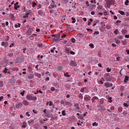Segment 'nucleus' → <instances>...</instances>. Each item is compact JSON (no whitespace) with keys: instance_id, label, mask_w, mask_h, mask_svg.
<instances>
[{"instance_id":"nucleus-1","label":"nucleus","mask_w":129,"mask_h":129,"mask_svg":"<svg viewBox=\"0 0 129 129\" xmlns=\"http://www.w3.org/2000/svg\"><path fill=\"white\" fill-rule=\"evenodd\" d=\"M27 99L29 100H33L34 101H36L37 100V98L36 96H31L30 95H27L26 96Z\"/></svg>"},{"instance_id":"nucleus-2","label":"nucleus","mask_w":129,"mask_h":129,"mask_svg":"<svg viewBox=\"0 0 129 129\" xmlns=\"http://www.w3.org/2000/svg\"><path fill=\"white\" fill-rule=\"evenodd\" d=\"M26 13L25 15L23 16V18H27L28 15L29 14H31L32 13V11L30 10H29L28 11H26Z\"/></svg>"},{"instance_id":"nucleus-3","label":"nucleus","mask_w":129,"mask_h":129,"mask_svg":"<svg viewBox=\"0 0 129 129\" xmlns=\"http://www.w3.org/2000/svg\"><path fill=\"white\" fill-rule=\"evenodd\" d=\"M114 0H108L107 2V4L108 5H113L115 3Z\"/></svg>"},{"instance_id":"nucleus-4","label":"nucleus","mask_w":129,"mask_h":129,"mask_svg":"<svg viewBox=\"0 0 129 129\" xmlns=\"http://www.w3.org/2000/svg\"><path fill=\"white\" fill-rule=\"evenodd\" d=\"M104 85L107 87H110L112 86L113 84L112 83L107 82L105 83Z\"/></svg>"},{"instance_id":"nucleus-5","label":"nucleus","mask_w":129,"mask_h":129,"mask_svg":"<svg viewBox=\"0 0 129 129\" xmlns=\"http://www.w3.org/2000/svg\"><path fill=\"white\" fill-rule=\"evenodd\" d=\"M74 106L76 108L75 111L78 112V110L80 109V107H79V104L78 103H76L74 104Z\"/></svg>"},{"instance_id":"nucleus-6","label":"nucleus","mask_w":129,"mask_h":129,"mask_svg":"<svg viewBox=\"0 0 129 129\" xmlns=\"http://www.w3.org/2000/svg\"><path fill=\"white\" fill-rule=\"evenodd\" d=\"M91 97L89 95H85L84 98V100L86 101H89Z\"/></svg>"},{"instance_id":"nucleus-7","label":"nucleus","mask_w":129,"mask_h":129,"mask_svg":"<svg viewBox=\"0 0 129 129\" xmlns=\"http://www.w3.org/2000/svg\"><path fill=\"white\" fill-rule=\"evenodd\" d=\"M69 65L71 66H76L77 65L74 61L71 60L70 61Z\"/></svg>"},{"instance_id":"nucleus-8","label":"nucleus","mask_w":129,"mask_h":129,"mask_svg":"<svg viewBox=\"0 0 129 129\" xmlns=\"http://www.w3.org/2000/svg\"><path fill=\"white\" fill-rule=\"evenodd\" d=\"M1 45L4 46L5 48L8 46V43L7 42H2L1 44Z\"/></svg>"},{"instance_id":"nucleus-9","label":"nucleus","mask_w":129,"mask_h":129,"mask_svg":"<svg viewBox=\"0 0 129 129\" xmlns=\"http://www.w3.org/2000/svg\"><path fill=\"white\" fill-rule=\"evenodd\" d=\"M106 80V81H110L111 80V79L110 77L108 75H105V76Z\"/></svg>"},{"instance_id":"nucleus-10","label":"nucleus","mask_w":129,"mask_h":129,"mask_svg":"<svg viewBox=\"0 0 129 129\" xmlns=\"http://www.w3.org/2000/svg\"><path fill=\"white\" fill-rule=\"evenodd\" d=\"M98 99H99L98 97L96 96H94L92 98L91 100L92 101V102L93 103L95 101V100H97Z\"/></svg>"},{"instance_id":"nucleus-11","label":"nucleus","mask_w":129,"mask_h":129,"mask_svg":"<svg viewBox=\"0 0 129 129\" xmlns=\"http://www.w3.org/2000/svg\"><path fill=\"white\" fill-rule=\"evenodd\" d=\"M129 77L127 76H126L125 77L124 79V82L125 83H127V81L128 80Z\"/></svg>"},{"instance_id":"nucleus-12","label":"nucleus","mask_w":129,"mask_h":129,"mask_svg":"<svg viewBox=\"0 0 129 129\" xmlns=\"http://www.w3.org/2000/svg\"><path fill=\"white\" fill-rule=\"evenodd\" d=\"M23 105L21 103H18L17 105V107L18 108H21Z\"/></svg>"},{"instance_id":"nucleus-13","label":"nucleus","mask_w":129,"mask_h":129,"mask_svg":"<svg viewBox=\"0 0 129 129\" xmlns=\"http://www.w3.org/2000/svg\"><path fill=\"white\" fill-rule=\"evenodd\" d=\"M60 38V37L59 36H57L55 38H54V41H58Z\"/></svg>"},{"instance_id":"nucleus-14","label":"nucleus","mask_w":129,"mask_h":129,"mask_svg":"<svg viewBox=\"0 0 129 129\" xmlns=\"http://www.w3.org/2000/svg\"><path fill=\"white\" fill-rule=\"evenodd\" d=\"M23 104L24 105H27L28 104V102L26 100H25L23 101Z\"/></svg>"},{"instance_id":"nucleus-15","label":"nucleus","mask_w":129,"mask_h":129,"mask_svg":"<svg viewBox=\"0 0 129 129\" xmlns=\"http://www.w3.org/2000/svg\"><path fill=\"white\" fill-rule=\"evenodd\" d=\"M118 12L122 15H125L124 12L121 10H119L118 11Z\"/></svg>"},{"instance_id":"nucleus-16","label":"nucleus","mask_w":129,"mask_h":129,"mask_svg":"<svg viewBox=\"0 0 129 129\" xmlns=\"http://www.w3.org/2000/svg\"><path fill=\"white\" fill-rule=\"evenodd\" d=\"M8 70V69H7V68H5L4 69V70L3 71V72L4 74H6L7 72V71Z\"/></svg>"},{"instance_id":"nucleus-17","label":"nucleus","mask_w":129,"mask_h":129,"mask_svg":"<svg viewBox=\"0 0 129 129\" xmlns=\"http://www.w3.org/2000/svg\"><path fill=\"white\" fill-rule=\"evenodd\" d=\"M127 43V42L126 40H124L122 42L123 44L124 45H126Z\"/></svg>"},{"instance_id":"nucleus-18","label":"nucleus","mask_w":129,"mask_h":129,"mask_svg":"<svg viewBox=\"0 0 129 129\" xmlns=\"http://www.w3.org/2000/svg\"><path fill=\"white\" fill-rule=\"evenodd\" d=\"M21 26V24L19 23H18L16 24L15 25V26L16 28H17L18 27H20Z\"/></svg>"},{"instance_id":"nucleus-19","label":"nucleus","mask_w":129,"mask_h":129,"mask_svg":"<svg viewBox=\"0 0 129 129\" xmlns=\"http://www.w3.org/2000/svg\"><path fill=\"white\" fill-rule=\"evenodd\" d=\"M103 6H99L97 7L98 9L101 11V10H102Z\"/></svg>"},{"instance_id":"nucleus-20","label":"nucleus","mask_w":129,"mask_h":129,"mask_svg":"<svg viewBox=\"0 0 129 129\" xmlns=\"http://www.w3.org/2000/svg\"><path fill=\"white\" fill-rule=\"evenodd\" d=\"M10 18L11 19L13 20H15V17L13 14H11L10 16Z\"/></svg>"},{"instance_id":"nucleus-21","label":"nucleus","mask_w":129,"mask_h":129,"mask_svg":"<svg viewBox=\"0 0 129 129\" xmlns=\"http://www.w3.org/2000/svg\"><path fill=\"white\" fill-rule=\"evenodd\" d=\"M86 87H83L82 88H81L80 90V91L81 92H83L84 90L85 89H86Z\"/></svg>"},{"instance_id":"nucleus-22","label":"nucleus","mask_w":129,"mask_h":129,"mask_svg":"<svg viewBox=\"0 0 129 129\" xmlns=\"http://www.w3.org/2000/svg\"><path fill=\"white\" fill-rule=\"evenodd\" d=\"M34 120H30L28 121V123L29 125H30V124L31 123L34 122Z\"/></svg>"},{"instance_id":"nucleus-23","label":"nucleus","mask_w":129,"mask_h":129,"mask_svg":"<svg viewBox=\"0 0 129 129\" xmlns=\"http://www.w3.org/2000/svg\"><path fill=\"white\" fill-rule=\"evenodd\" d=\"M39 92H40V93H42L43 92L42 91H41V90H37V91L36 92H35L34 93V94H37Z\"/></svg>"},{"instance_id":"nucleus-24","label":"nucleus","mask_w":129,"mask_h":129,"mask_svg":"<svg viewBox=\"0 0 129 129\" xmlns=\"http://www.w3.org/2000/svg\"><path fill=\"white\" fill-rule=\"evenodd\" d=\"M65 110H63L62 111V114L63 116H65L66 115V114L65 113Z\"/></svg>"},{"instance_id":"nucleus-25","label":"nucleus","mask_w":129,"mask_h":129,"mask_svg":"<svg viewBox=\"0 0 129 129\" xmlns=\"http://www.w3.org/2000/svg\"><path fill=\"white\" fill-rule=\"evenodd\" d=\"M103 99H101L99 101V103L100 104H102L103 103Z\"/></svg>"},{"instance_id":"nucleus-26","label":"nucleus","mask_w":129,"mask_h":129,"mask_svg":"<svg viewBox=\"0 0 129 129\" xmlns=\"http://www.w3.org/2000/svg\"><path fill=\"white\" fill-rule=\"evenodd\" d=\"M118 30L117 29H115L114 31V33L115 34L117 35L118 34Z\"/></svg>"},{"instance_id":"nucleus-27","label":"nucleus","mask_w":129,"mask_h":129,"mask_svg":"<svg viewBox=\"0 0 129 129\" xmlns=\"http://www.w3.org/2000/svg\"><path fill=\"white\" fill-rule=\"evenodd\" d=\"M70 50L69 49L66 48L65 50V52L69 54L70 52Z\"/></svg>"},{"instance_id":"nucleus-28","label":"nucleus","mask_w":129,"mask_h":129,"mask_svg":"<svg viewBox=\"0 0 129 129\" xmlns=\"http://www.w3.org/2000/svg\"><path fill=\"white\" fill-rule=\"evenodd\" d=\"M68 72L66 73H64V75L67 77H69L70 76L69 75H68Z\"/></svg>"},{"instance_id":"nucleus-29","label":"nucleus","mask_w":129,"mask_h":129,"mask_svg":"<svg viewBox=\"0 0 129 129\" xmlns=\"http://www.w3.org/2000/svg\"><path fill=\"white\" fill-rule=\"evenodd\" d=\"M20 6L19 5H16L14 6V9L15 10H17L18 8H19L20 7Z\"/></svg>"},{"instance_id":"nucleus-30","label":"nucleus","mask_w":129,"mask_h":129,"mask_svg":"<svg viewBox=\"0 0 129 129\" xmlns=\"http://www.w3.org/2000/svg\"><path fill=\"white\" fill-rule=\"evenodd\" d=\"M72 23H75V22L76 21V20H75V18H74V17H72Z\"/></svg>"},{"instance_id":"nucleus-31","label":"nucleus","mask_w":129,"mask_h":129,"mask_svg":"<svg viewBox=\"0 0 129 129\" xmlns=\"http://www.w3.org/2000/svg\"><path fill=\"white\" fill-rule=\"evenodd\" d=\"M122 108L121 107H119L118 108V111L120 112H122Z\"/></svg>"},{"instance_id":"nucleus-32","label":"nucleus","mask_w":129,"mask_h":129,"mask_svg":"<svg viewBox=\"0 0 129 129\" xmlns=\"http://www.w3.org/2000/svg\"><path fill=\"white\" fill-rule=\"evenodd\" d=\"M121 32L122 34H125L127 33V31L125 30H122Z\"/></svg>"},{"instance_id":"nucleus-33","label":"nucleus","mask_w":129,"mask_h":129,"mask_svg":"<svg viewBox=\"0 0 129 129\" xmlns=\"http://www.w3.org/2000/svg\"><path fill=\"white\" fill-rule=\"evenodd\" d=\"M92 125L93 126H97L98 125V124L96 122H94L92 123Z\"/></svg>"},{"instance_id":"nucleus-34","label":"nucleus","mask_w":129,"mask_h":129,"mask_svg":"<svg viewBox=\"0 0 129 129\" xmlns=\"http://www.w3.org/2000/svg\"><path fill=\"white\" fill-rule=\"evenodd\" d=\"M108 99L109 100V102H112V98L111 97H109Z\"/></svg>"},{"instance_id":"nucleus-35","label":"nucleus","mask_w":129,"mask_h":129,"mask_svg":"<svg viewBox=\"0 0 129 129\" xmlns=\"http://www.w3.org/2000/svg\"><path fill=\"white\" fill-rule=\"evenodd\" d=\"M91 3H94V4H96V0H91Z\"/></svg>"},{"instance_id":"nucleus-36","label":"nucleus","mask_w":129,"mask_h":129,"mask_svg":"<svg viewBox=\"0 0 129 129\" xmlns=\"http://www.w3.org/2000/svg\"><path fill=\"white\" fill-rule=\"evenodd\" d=\"M78 86H82V84L81 82H78Z\"/></svg>"},{"instance_id":"nucleus-37","label":"nucleus","mask_w":129,"mask_h":129,"mask_svg":"<svg viewBox=\"0 0 129 129\" xmlns=\"http://www.w3.org/2000/svg\"><path fill=\"white\" fill-rule=\"evenodd\" d=\"M71 41L72 43H74L75 42V40L74 38H72L71 39Z\"/></svg>"},{"instance_id":"nucleus-38","label":"nucleus","mask_w":129,"mask_h":129,"mask_svg":"<svg viewBox=\"0 0 129 129\" xmlns=\"http://www.w3.org/2000/svg\"><path fill=\"white\" fill-rule=\"evenodd\" d=\"M4 85V84L3 83V82L2 81H0V87H2Z\"/></svg>"},{"instance_id":"nucleus-39","label":"nucleus","mask_w":129,"mask_h":129,"mask_svg":"<svg viewBox=\"0 0 129 129\" xmlns=\"http://www.w3.org/2000/svg\"><path fill=\"white\" fill-rule=\"evenodd\" d=\"M25 92V91L24 90H23L22 92H20V94L22 96H23L24 95Z\"/></svg>"},{"instance_id":"nucleus-40","label":"nucleus","mask_w":129,"mask_h":129,"mask_svg":"<svg viewBox=\"0 0 129 129\" xmlns=\"http://www.w3.org/2000/svg\"><path fill=\"white\" fill-rule=\"evenodd\" d=\"M55 47H54L52 49H51L50 50V51L51 52L53 53L54 52V50H55Z\"/></svg>"},{"instance_id":"nucleus-41","label":"nucleus","mask_w":129,"mask_h":129,"mask_svg":"<svg viewBox=\"0 0 129 129\" xmlns=\"http://www.w3.org/2000/svg\"><path fill=\"white\" fill-rule=\"evenodd\" d=\"M32 4L33 5H32V6L33 7H35V6L36 5H37V4L34 2H33Z\"/></svg>"},{"instance_id":"nucleus-42","label":"nucleus","mask_w":129,"mask_h":129,"mask_svg":"<svg viewBox=\"0 0 129 129\" xmlns=\"http://www.w3.org/2000/svg\"><path fill=\"white\" fill-rule=\"evenodd\" d=\"M38 47L40 48H42L43 47L42 44H38Z\"/></svg>"},{"instance_id":"nucleus-43","label":"nucleus","mask_w":129,"mask_h":129,"mask_svg":"<svg viewBox=\"0 0 129 129\" xmlns=\"http://www.w3.org/2000/svg\"><path fill=\"white\" fill-rule=\"evenodd\" d=\"M123 105L124 106L126 107H128V105L126 103H123Z\"/></svg>"},{"instance_id":"nucleus-44","label":"nucleus","mask_w":129,"mask_h":129,"mask_svg":"<svg viewBox=\"0 0 129 129\" xmlns=\"http://www.w3.org/2000/svg\"><path fill=\"white\" fill-rule=\"evenodd\" d=\"M37 6H38L37 9H39L41 7V5L40 4H39Z\"/></svg>"},{"instance_id":"nucleus-45","label":"nucleus","mask_w":129,"mask_h":129,"mask_svg":"<svg viewBox=\"0 0 129 129\" xmlns=\"http://www.w3.org/2000/svg\"><path fill=\"white\" fill-rule=\"evenodd\" d=\"M60 103L61 104L63 105L64 106V101L62 100H61Z\"/></svg>"},{"instance_id":"nucleus-46","label":"nucleus","mask_w":129,"mask_h":129,"mask_svg":"<svg viewBox=\"0 0 129 129\" xmlns=\"http://www.w3.org/2000/svg\"><path fill=\"white\" fill-rule=\"evenodd\" d=\"M129 2V1L128 0H126L125 2V4L126 5H128L127 4Z\"/></svg>"},{"instance_id":"nucleus-47","label":"nucleus","mask_w":129,"mask_h":129,"mask_svg":"<svg viewBox=\"0 0 129 129\" xmlns=\"http://www.w3.org/2000/svg\"><path fill=\"white\" fill-rule=\"evenodd\" d=\"M106 71L108 72H110L111 71V69L109 68H107L106 69Z\"/></svg>"},{"instance_id":"nucleus-48","label":"nucleus","mask_w":129,"mask_h":129,"mask_svg":"<svg viewBox=\"0 0 129 129\" xmlns=\"http://www.w3.org/2000/svg\"><path fill=\"white\" fill-rule=\"evenodd\" d=\"M125 20L127 22H129V18H125Z\"/></svg>"},{"instance_id":"nucleus-49","label":"nucleus","mask_w":129,"mask_h":129,"mask_svg":"<svg viewBox=\"0 0 129 129\" xmlns=\"http://www.w3.org/2000/svg\"><path fill=\"white\" fill-rule=\"evenodd\" d=\"M55 89V88L54 87H52L50 88V90L52 91H54Z\"/></svg>"},{"instance_id":"nucleus-50","label":"nucleus","mask_w":129,"mask_h":129,"mask_svg":"<svg viewBox=\"0 0 129 129\" xmlns=\"http://www.w3.org/2000/svg\"><path fill=\"white\" fill-rule=\"evenodd\" d=\"M13 55V53H10L8 54V56H12Z\"/></svg>"},{"instance_id":"nucleus-51","label":"nucleus","mask_w":129,"mask_h":129,"mask_svg":"<svg viewBox=\"0 0 129 129\" xmlns=\"http://www.w3.org/2000/svg\"><path fill=\"white\" fill-rule=\"evenodd\" d=\"M99 34V31H95L94 33V34L95 35H98Z\"/></svg>"},{"instance_id":"nucleus-52","label":"nucleus","mask_w":129,"mask_h":129,"mask_svg":"<svg viewBox=\"0 0 129 129\" xmlns=\"http://www.w3.org/2000/svg\"><path fill=\"white\" fill-rule=\"evenodd\" d=\"M49 105L50 106H52L53 105V104L52 102H51V101H49Z\"/></svg>"},{"instance_id":"nucleus-53","label":"nucleus","mask_w":129,"mask_h":129,"mask_svg":"<svg viewBox=\"0 0 129 129\" xmlns=\"http://www.w3.org/2000/svg\"><path fill=\"white\" fill-rule=\"evenodd\" d=\"M70 53L72 55H74L75 54V52L72 51H70Z\"/></svg>"},{"instance_id":"nucleus-54","label":"nucleus","mask_w":129,"mask_h":129,"mask_svg":"<svg viewBox=\"0 0 129 129\" xmlns=\"http://www.w3.org/2000/svg\"><path fill=\"white\" fill-rule=\"evenodd\" d=\"M50 113V112L49 111H47V112L45 113V114L47 115H49Z\"/></svg>"},{"instance_id":"nucleus-55","label":"nucleus","mask_w":129,"mask_h":129,"mask_svg":"<svg viewBox=\"0 0 129 129\" xmlns=\"http://www.w3.org/2000/svg\"><path fill=\"white\" fill-rule=\"evenodd\" d=\"M83 94L81 93H80L79 94V97L80 98H83V96H82Z\"/></svg>"},{"instance_id":"nucleus-56","label":"nucleus","mask_w":129,"mask_h":129,"mask_svg":"<svg viewBox=\"0 0 129 129\" xmlns=\"http://www.w3.org/2000/svg\"><path fill=\"white\" fill-rule=\"evenodd\" d=\"M62 68L61 67L59 66L58 67V70L61 71L62 70Z\"/></svg>"},{"instance_id":"nucleus-57","label":"nucleus","mask_w":129,"mask_h":129,"mask_svg":"<svg viewBox=\"0 0 129 129\" xmlns=\"http://www.w3.org/2000/svg\"><path fill=\"white\" fill-rule=\"evenodd\" d=\"M103 13L101 12H99L98 13V14H97V15H103Z\"/></svg>"},{"instance_id":"nucleus-58","label":"nucleus","mask_w":129,"mask_h":129,"mask_svg":"<svg viewBox=\"0 0 129 129\" xmlns=\"http://www.w3.org/2000/svg\"><path fill=\"white\" fill-rule=\"evenodd\" d=\"M123 37L122 36H120L118 37V38L119 39H122Z\"/></svg>"},{"instance_id":"nucleus-59","label":"nucleus","mask_w":129,"mask_h":129,"mask_svg":"<svg viewBox=\"0 0 129 129\" xmlns=\"http://www.w3.org/2000/svg\"><path fill=\"white\" fill-rule=\"evenodd\" d=\"M64 3L66 4L68 2V0H63Z\"/></svg>"},{"instance_id":"nucleus-60","label":"nucleus","mask_w":129,"mask_h":129,"mask_svg":"<svg viewBox=\"0 0 129 129\" xmlns=\"http://www.w3.org/2000/svg\"><path fill=\"white\" fill-rule=\"evenodd\" d=\"M85 3H86V4L87 5V6L88 7H89V5L88 4L89 3H88V2L86 1V2Z\"/></svg>"},{"instance_id":"nucleus-61","label":"nucleus","mask_w":129,"mask_h":129,"mask_svg":"<svg viewBox=\"0 0 129 129\" xmlns=\"http://www.w3.org/2000/svg\"><path fill=\"white\" fill-rule=\"evenodd\" d=\"M89 46L93 48V45L92 44H89Z\"/></svg>"},{"instance_id":"nucleus-62","label":"nucleus","mask_w":129,"mask_h":129,"mask_svg":"<svg viewBox=\"0 0 129 129\" xmlns=\"http://www.w3.org/2000/svg\"><path fill=\"white\" fill-rule=\"evenodd\" d=\"M94 5H91L90 6V7L89 8L90 9L92 8H93L94 7Z\"/></svg>"},{"instance_id":"nucleus-63","label":"nucleus","mask_w":129,"mask_h":129,"mask_svg":"<svg viewBox=\"0 0 129 129\" xmlns=\"http://www.w3.org/2000/svg\"><path fill=\"white\" fill-rule=\"evenodd\" d=\"M26 115L28 117H29L30 116V114H29V113L27 112L26 113Z\"/></svg>"},{"instance_id":"nucleus-64","label":"nucleus","mask_w":129,"mask_h":129,"mask_svg":"<svg viewBox=\"0 0 129 129\" xmlns=\"http://www.w3.org/2000/svg\"><path fill=\"white\" fill-rule=\"evenodd\" d=\"M125 38H129V35H125Z\"/></svg>"}]
</instances>
